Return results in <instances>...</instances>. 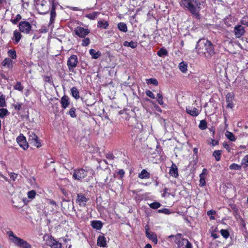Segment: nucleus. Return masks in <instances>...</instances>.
<instances>
[{"label":"nucleus","instance_id":"36","mask_svg":"<svg viewBox=\"0 0 248 248\" xmlns=\"http://www.w3.org/2000/svg\"><path fill=\"white\" fill-rule=\"evenodd\" d=\"M225 136L230 140L232 141H234L236 140V138H235L234 134L231 132L227 131L225 133Z\"/></svg>","mask_w":248,"mask_h":248},{"label":"nucleus","instance_id":"3","mask_svg":"<svg viewBox=\"0 0 248 248\" xmlns=\"http://www.w3.org/2000/svg\"><path fill=\"white\" fill-rule=\"evenodd\" d=\"M171 238H174V242L177 245V248H193L192 244L187 239L184 238L181 233L168 236L169 239Z\"/></svg>","mask_w":248,"mask_h":248},{"label":"nucleus","instance_id":"28","mask_svg":"<svg viewBox=\"0 0 248 248\" xmlns=\"http://www.w3.org/2000/svg\"><path fill=\"white\" fill-rule=\"evenodd\" d=\"M90 54L92 56V58L96 59L98 58L101 55L99 51H96L93 49H91L89 51Z\"/></svg>","mask_w":248,"mask_h":248},{"label":"nucleus","instance_id":"35","mask_svg":"<svg viewBox=\"0 0 248 248\" xmlns=\"http://www.w3.org/2000/svg\"><path fill=\"white\" fill-rule=\"evenodd\" d=\"M179 69L183 73H185L187 71V65L186 63L182 62L179 63Z\"/></svg>","mask_w":248,"mask_h":248},{"label":"nucleus","instance_id":"23","mask_svg":"<svg viewBox=\"0 0 248 248\" xmlns=\"http://www.w3.org/2000/svg\"><path fill=\"white\" fill-rule=\"evenodd\" d=\"M91 226L93 229L100 230L103 227V223L99 220H93L91 222Z\"/></svg>","mask_w":248,"mask_h":248},{"label":"nucleus","instance_id":"43","mask_svg":"<svg viewBox=\"0 0 248 248\" xmlns=\"http://www.w3.org/2000/svg\"><path fill=\"white\" fill-rule=\"evenodd\" d=\"M241 165L244 168L248 167V155L245 156L242 160Z\"/></svg>","mask_w":248,"mask_h":248},{"label":"nucleus","instance_id":"24","mask_svg":"<svg viewBox=\"0 0 248 248\" xmlns=\"http://www.w3.org/2000/svg\"><path fill=\"white\" fill-rule=\"evenodd\" d=\"M89 199H87L84 194L79 193L77 195V201L79 202V205L81 204V203H83V204L85 205V203Z\"/></svg>","mask_w":248,"mask_h":248},{"label":"nucleus","instance_id":"39","mask_svg":"<svg viewBox=\"0 0 248 248\" xmlns=\"http://www.w3.org/2000/svg\"><path fill=\"white\" fill-rule=\"evenodd\" d=\"M157 54L159 57H163L168 55V51L164 48H161L157 52Z\"/></svg>","mask_w":248,"mask_h":248},{"label":"nucleus","instance_id":"53","mask_svg":"<svg viewBox=\"0 0 248 248\" xmlns=\"http://www.w3.org/2000/svg\"><path fill=\"white\" fill-rule=\"evenodd\" d=\"M9 234V237H12L13 238L11 239V241L15 244V240L16 238H18L16 235H15L12 231H9L7 232Z\"/></svg>","mask_w":248,"mask_h":248},{"label":"nucleus","instance_id":"57","mask_svg":"<svg viewBox=\"0 0 248 248\" xmlns=\"http://www.w3.org/2000/svg\"><path fill=\"white\" fill-rule=\"evenodd\" d=\"M223 145L228 152H230L231 149L229 145L227 143H224Z\"/></svg>","mask_w":248,"mask_h":248},{"label":"nucleus","instance_id":"25","mask_svg":"<svg viewBox=\"0 0 248 248\" xmlns=\"http://www.w3.org/2000/svg\"><path fill=\"white\" fill-rule=\"evenodd\" d=\"M186 112L192 116H197L199 115L198 110L195 108H190V107L186 108Z\"/></svg>","mask_w":248,"mask_h":248},{"label":"nucleus","instance_id":"10","mask_svg":"<svg viewBox=\"0 0 248 248\" xmlns=\"http://www.w3.org/2000/svg\"><path fill=\"white\" fill-rule=\"evenodd\" d=\"M74 32L76 35L80 38H84L90 33V31L88 29H85L83 27L78 26L74 30Z\"/></svg>","mask_w":248,"mask_h":248},{"label":"nucleus","instance_id":"44","mask_svg":"<svg viewBox=\"0 0 248 248\" xmlns=\"http://www.w3.org/2000/svg\"><path fill=\"white\" fill-rule=\"evenodd\" d=\"M9 114V112L6 108H0V118H3Z\"/></svg>","mask_w":248,"mask_h":248},{"label":"nucleus","instance_id":"31","mask_svg":"<svg viewBox=\"0 0 248 248\" xmlns=\"http://www.w3.org/2000/svg\"><path fill=\"white\" fill-rule=\"evenodd\" d=\"M124 45L126 46L130 47L132 48H135L137 46V43L136 42L134 41H125L124 42Z\"/></svg>","mask_w":248,"mask_h":248},{"label":"nucleus","instance_id":"38","mask_svg":"<svg viewBox=\"0 0 248 248\" xmlns=\"http://www.w3.org/2000/svg\"><path fill=\"white\" fill-rule=\"evenodd\" d=\"M220 232L221 235L226 239L228 238L230 236V232L227 230L221 229Z\"/></svg>","mask_w":248,"mask_h":248},{"label":"nucleus","instance_id":"62","mask_svg":"<svg viewBox=\"0 0 248 248\" xmlns=\"http://www.w3.org/2000/svg\"><path fill=\"white\" fill-rule=\"evenodd\" d=\"M51 79H52V78H51V77H49V76H46L45 78V81L47 82H49V83L51 82Z\"/></svg>","mask_w":248,"mask_h":248},{"label":"nucleus","instance_id":"50","mask_svg":"<svg viewBox=\"0 0 248 248\" xmlns=\"http://www.w3.org/2000/svg\"><path fill=\"white\" fill-rule=\"evenodd\" d=\"M5 106V96L2 94L0 96V107H4Z\"/></svg>","mask_w":248,"mask_h":248},{"label":"nucleus","instance_id":"49","mask_svg":"<svg viewBox=\"0 0 248 248\" xmlns=\"http://www.w3.org/2000/svg\"><path fill=\"white\" fill-rule=\"evenodd\" d=\"M90 43V40L89 38H84L82 41V46H88Z\"/></svg>","mask_w":248,"mask_h":248},{"label":"nucleus","instance_id":"11","mask_svg":"<svg viewBox=\"0 0 248 248\" xmlns=\"http://www.w3.org/2000/svg\"><path fill=\"white\" fill-rule=\"evenodd\" d=\"M29 141L32 143L34 146L39 148L41 146L40 142L38 140V137L32 132H29Z\"/></svg>","mask_w":248,"mask_h":248},{"label":"nucleus","instance_id":"27","mask_svg":"<svg viewBox=\"0 0 248 248\" xmlns=\"http://www.w3.org/2000/svg\"><path fill=\"white\" fill-rule=\"evenodd\" d=\"M71 95L76 99L79 98V93L78 89L76 87H73L71 89Z\"/></svg>","mask_w":248,"mask_h":248},{"label":"nucleus","instance_id":"7","mask_svg":"<svg viewBox=\"0 0 248 248\" xmlns=\"http://www.w3.org/2000/svg\"><path fill=\"white\" fill-rule=\"evenodd\" d=\"M19 31L26 34L30 33L31 31L32 27L31 24L28 21H21L18 25Z\"/></svg>","mask_w":248,"mask_h":248},{"label":"nucleus","instance_id":"30","mask_svg":"<svg viewBox=\"0 0 248 248\" xmlns=\"http://www.w3.org/2000/svg\"><path fill=\"white\" fill-rule=\"evenodd\" d=\"M118 29L123 32H126L127 31V27L125 23L120 22L118 24Z\"/></svg>","mask_w":248,"mask_h":248},{"label":"nucleus","instance_id":"21","mask_svg":"<svg viewBox=\"0 0 248 248\" xmlns=\"http://www.w3.org/2000/svg\"><path fill=\"white\" fill-rule=\"evenodd\" d=\"M169 173L171 176L174 178H177L178 176V168L176 165L172 163L169 171Z\"/></svg>","mask_w":248,"mask_h":248},{"label":"nucleus","instance_id":"51","mask_svg":"<svg viewBox=\"0 0 248 248\" xmlns=\"http://www.w3.org/2000/svg\"><path fill=\"white\" fill-rule=\"evenodd\" d=\"M68 113L72 118H75L77 117V115L76 114V109L74 107L70 108Z\"/></svg>","mask_w":248,"mask_h":248},{"label":"nucleus","instance_id":"54","mask_svg":"<svg viewBox=\"0 0 248 248\" xmlns=\"http://www.w3.org/2000/svg\"><path fill=\"white\" fill-rule=\"evenodd\" d=\"M158 212L159 213H164L166 215H169L170 214V212L167 208H163L161 209L158 210Z\"/></svg>","mask_w":248,"mask_h":248},{"label":"nucleus","instance_id":"47","mask_svg":"<svg viewBox=\"0 0 248 248\" xmlns=\"http://www.w3.org/2000/svg\"><path fill=\"white\" fill-rule=\"evenodd\" d=\"M149 205L151 208L156 209L161 206V204L158 202H155L151 203Z\"/></svg>","mask_w":248,"mask_h":248},{"label":"nucleus","instance_id":"46","mask_svg":"<svg viewBox=\"0 0 248 248\" xmlns=\"http://www.w3.org/2000/svg\"><path fill=\"white\" fill-rule=\"evenodd\" d=\"M156 98H157V101L158 104L160 105H163L164 102L163 101L162 94L161 93H158L157 94Z\"/></svg>","mask_w":248,"mask_h":248},{"label":"nucleus","instance_id":"6","mask_svg":"<svg viewBox=\"0 0 248 248\" xmlns=\"http://www.w3.org/2000/svg\"><path fill=\"white\" fill-rule=\"evenodd\" d=\"M78 57L76 55H72L68 59L67 62L68 69L70 71L74 72V69L78 64Z\"/></svg>","mask_w":248,"mask_h":248},{"label":"nucleus","instance_id":"41","mask_svg":"<svg viewBox=\"0 0 248 248\" xmlns=\"http://www.w3.org/2000/svg\"><path fill=\"white\" fill-rule=\"evenodd\" d=\"M14 89L16 90H18L20 92H22L23 90V87L21 84V82L18 81L15 85L14 86Z\"/></svg>","mask_w":248,"mask_h":248},{"label":"nucleus","instance_id":"18","mask_svg":"<svg viewBox=\"0 0 248 248\" xmlns=\"http://www.w3.org/2000/svg\"><path fill=\"white\" fill-rule=\"evenodd\" d=\"M208 172V171L205 168H204L202 170V172L200 174V185L201 186H205V178Z\"/></svg>","mask_w":248,"mask_h":248},{"label":"nucleus","instance_id":"42","mask_svg":"<svg viewBox=\"0 0 248 248\" xmlns=\"http://www.w3.org/2000/svg\"><path fill=\"white\" fill-rule=\"evenodd\" d=\"M146 81L147 83L148 84H153L155 86H157L158 85V81L156 79L154 78L147 79Z\"/></svg>","mask_w":248,"mask_h":248},{"label":"nucleus","instance_id":"19","mask_svg":"<svg viewBox=\"0 0 248 248\" xmlns=\"http://www.w3.org/2000/svg\"><path fill=\"white\" fill-rule=\"evenodd\" d=\"M14 62L10 58H6L1 62L2 67H7L9 69H12L13 67Z\"/></svg>","mask_w":248,"mask_h":248},{"label":"nucleus","instance_id":"16","mask_svg":"<svg viewBox=\"0 0 248 248\" xmlns=\"http://www.w3.org/2000/svg\"><path fill=\"white\" fill-rule=\"evenodd\" d=\"M149 228L148 225L145 226V234L146 236L149 239L152 240V241L156 244L157 243V238L156 234L155 232H150L149 231Z\"/></svg>","mask_w":248,"mask_h":248},{"label":"nucleus","instance_id":"12","mask_svg":"<svg viewBox=\"0 0 248 248\" xmlns=\"http://www.w3.org/2000/svg\"><path fill=\"white\" fill-rule=\"evenodd\" d=\"M16 141L19 145L24 150H26L28 148V143L26 141V138L22 134H20L16 138Z\"/></svg>","mask_w":248,"mask_h":248},{"label":"nucleus","instance_id":"58","mask_svg":"<svg viewBox=\"0 0 248 248\" xmlns=\"http://www.w3.org/2000/svg\"><path fill=\"white\" fill-rule=\"evenodd\" d=\"M211 142L210 143L213 146L218 144V141L215 140L211 139Z\"/></svg>","mask_w":248,"mask_h":248},{"label":"nucleus","instance_id":"17","mask_svg":"<svg viewBox=\"0 0 248 248\" xmlns=\"http://www.w3.org/2000/svg\"><path fill=\"white\" fill-rule=\"evenodd\" d=\"M57 6V4L55 3L54 1L52 2L51 4V8L50 10V21H49V25L50 24H53L54 22V20L56 16V7Z\"/></svg>","mask_w":248,"mask_h":248},{"label":"nucleus","instance_id":"64","mask_svg":"<svg viewBox=\"0 0 248 248\" xmlns=\"http://www.w3.org/2000/svg\"><path fill=\"white\" fill-rule=\"evenodd\" d=\"M49 202L51 205H56V202L54 201L50 200Z\"/></svg>","mask_w":248,"mask_h":248},{"label":"nucleus","instance_id":"13","mask_svg":"<svg viewBox=\"0 0 248 248\" xmlns=\"http://www.w3.org/2000/svg\"><path fill=\"white\" fill-rule=\"evenodd\" d=\"M233 32L236 38H240L245 34V30L241 25H237L234 27Z\"/></svg>","mask_w":248,"mask_h":248},{"label":"nucleus","instance_id":"9","mask_svg":"<svg viewBox=\"0 0 248 248\" xmlns=\"http://www.w3.org/2000/svg\"><path fill=\"white\" fill-rule=\"evenodd\" d=\"M46 244L49 246L51 248H61L62 244L55 239H54L51 236H47V239L46 240Z\"/></svg>","mask_w":248,"mask_h":248},{"label":"nucleus","instance_id":"60","mask_svg":"<svg viewBox=\"0 0 248 248\" xmlns=\"http://www.w3.org/2000/svg\"><path fill=\"white\" fill-rule=\"evenodd\" d=\"M240 22L242 25H246L248 27V21H247L244 18L242 19Z\"/></svg>","mask_w":248,"mask_h":248},{"label":"nucleus","instance_id":"2","mask_svg":"<svg viewBox=\"0 0 248 248\" xmlns=\"http://www.w3.org/2000/svg\"><path fill=\"white\" fill-rule=\"evenodd\" d=\"M181 4L185 7L187 8L191 14L197 19L200 18V7H197V6H198L197 0H182Z\"/></svg>","mask_w":248,"mask_h":248},{"label":"nucleus","instance_id":"8","mask_svg":"<svg viewBox=\"0 0 248 248\" xmlns=\"http://www.w3.org/2000/svg\"><path fill=\"white\" fill-rule=\"evenodd\" d=\"M89 172L83 169L75 170L73 176L75 179L80 180L87 176Z\"/></svg>","mask_w":248,"mask_h":248},{"label":"nucleus","instance_id":"48","mask_svg":"<svg viewBox=\"0 0 248 248\" xmlns=\"http://www.w3.org/2000/svg\"><path fill=\"white\" fill-rule=\"evenodd\" d=\"M36 192L35 190H32L28 192V197L29 199H33L35 198Z\"/></svg>","mask_w":248,"mask_h":248},{"label":"nucleus","instance_id":"37","mask_svg":"<svg viewBox=\"0 0 248 248\" xmlns=\"http://www.w3.org/2000/svg\"><path fill=\"white\" fill-rule=\"evenodd\" d=\"M99 14V12H94L92 14H89L86 15V17L91 20H94L97 18V15Z\"/></svg>","mask_w":248,"mask_h":248},{"label":"nucleus","instance_id":"52","mask_svg":"<svg viewBox=\"0 0 248 248\" xmlns=\"http://www.w3.org/2000/svg\"><path fill=\"white\" fill-rule=\"evenodd\" d=\"M21 19V16L19 14H17L15 19H12L11 21L14 24H16L17 22Z\"/></svg>","mask_w":248,"mask_h":248},{"label":"nucleus","instance_id":"45","mask_svg":"<svg viewBox=\"0 0 248 248\" xmlns=\"http://www.w3.org/2000/svg\"><path fill=\"white\" fill-rule=\"evenodd\" d=\"M241 166L242 165L240 166L235 163H232L230 166L229 168L231 170H240L241 169Z\"/></svg>","mask_w":248,"mask_h":248},{"label":"nucleus","instance_id":"26","mask_svg":"<svg viewBox=\"0 0 248 248\" xmlns=\"http://www.w3.org/2000/svg\"><path fill=\"white\" fill-rule=\"evenodd\" d=\"M138 177L141 179H148L150 177V174L146 170L143 169L139 174Z\"/></svg>","mask_w":248,"mask_h":248},{"label":"nucleus","instance_id":"56","mask_svg":"<svg viewBox=\"0 0 248 248\" xmlns=\"http://www.w3.org/2000/svg\"><path fill=\"white\" fill-rule=\"evenodd\" d=\"M39 31L40 33H46L48 31V29H47L45 26H43L41 27Z\"/></svg>","mask_w":248,"mask_h":248},{"label":"nucleus","instance_id":"55","mask_svg":"<svg viewBox=\"0 0 248 248\" xmlns=\"http://www.w3.org/2000/svg\"><path fill=\"white\" fill-rule=\"evenodd\" d=\"M145 94L147 96L152 99H155V94L150 90H146Z\"/></svg>","mask_w":248,"mask_h":248},{"label":"nucleus","instance_id":"40","mask_svg":"<svg viewBox=\"0 0 248 248\" xmlns=\"http://www.w3.org/2000/svg\"><path fill=\"white\" fill-rule=\"evenodd\" d=\"M207 126V122L205 120H202L200 121V124L199 125V127L201 130H205L206 129Z\"/></svg>","mask_w":248,"mask_h":248},{"label":"nucleus","instance_id":"5","mask_svg":"<svg viewBox=\"0 0 248 248\" xmlns=\"http://www.w3.org/2000/svg\"><path fill=\"white\" fill-rule=\"evenodd\" d=\"M100 177H101L100 179V182L103 185L107 186H110L111 184L113 182V180L114 178H112V176L111 175H109V176H106V173L105 171H103L101 174Z\"/></svg>","mask_w":248,"mask_h":248},{"label":"nucleus","instance_id":"33","mask_svg":"<svg viewBox=\"0 0 248 248\" xmlns=\"http://www.w3.org/2000/svg\"><path fill=\"white\" fill-rule=\"evenodd\" d=\"M108 26V23L107 21L104 22L103 21L99 20L97 23V27L100 28L107 29Z\"/></svg>","mask_w":248,"mask_h":248},{"label":"nucleus","instance_id":"14","mask_svg":"<svg viewBox=\"0 0 248 248\" xmlns=\"http://www.w3.org/2000/svg\"><path fill=\"white\" fill-rule=\"evenodd\" d=\"M15 244L20 248H31V246L29 243L20 238H16Z\"/></svg>","mask_w":248,"mask_h":248},{"label":"nucleus","instance_id":"1","mask_svg":"<svg viewBox=\"0 0 248 248\" xmlns=\"http://www.w3.org/2000/svg\"><path fill=\"white\" fill-rule=\"evenodd\" d=\"M195 49L199 54L203 55L208 60L215 54V46L211 41L205 38H201L197 41Z\"/></svg>","mask_w":248,"mask_h":248},{"label":"nucleus","instance_id":"4","mask_svg":"<svg viewBox=\"0 0 248 248\" xmlns=\"http://www.w3.org/2000/svg\"><path fill=\"white\" fill-rule=\"evenodd\" d=\"M36 8L40 14L45 15L48 12L50 2L49 0H35Z\"/></svg>","mask_w":248,"mask_h":248},{"label":"nucleus","instance_id":"32","mask_svg":"<svg viewBox=\"0 0 248 248\" xmlns=\"http://www.w3.org/2000/svg\"><path fill=\"white\" fill-rule=\"evenodd\" d=\"M221 150H215L213 153V156L215 157L216 160L219 161L221 159Z\"/></svg>","mask_w":248,"mask_h":248},{"label":"nucleus","instance_id":"29","mask_svg":"<svg viewBox=\"0 0 248 248\" xmlns=\"http://www.w3.org/2000/svg\"><path fill=\"white\" fill-rule=\"evenodd\" d=\"M14 36L15 38V43L16 44H17L21 39L22 35L19 32L17 31H14Z\"/></svg>","mask_w":248,"mask_h":248},{"label":"nucleus","instance_id":"61","mask_svg":"<svg viewBox=\"0 0 248 248\" xmlns=\"http://www.w3.org/2000/svg\"><path fill=\"white\" fill-rule=\"evenodd\" d=\"M106 157L109 159H113L114 158V156L113 155V154H107L106 155Z\"/></svg>","mask_w":248,"mask_h":248},{"label":"nucleus","instance_id":"59","mask_svg":"<svg viewBox=\"0 0 248 248\" xmlns=\"http://www.w3.org/2000/svg\"><path fill=\"white\" fill-rule=\"evenodd\" d=\"M215 214H216V211H215L213 210H210L207 212V215L209 216L210 215H214Z\"/></svg>","mask_w":248,"mask_h":248},{"label":"nucleus","instance_id":"15","mask_svg":"<svg viewBox=\"0 0 248 248\" xmlns=\"http://www.w3.org/2000/svg\"><path fill=\"white\" fill-rule=\"evenodd\" d=\"M234 99V94L232 93H228L226 95V101L227 103V108L232 109L234 107L233 100Z\"/></svg>","mask_w":248,"mask_h":248},{"label":"nucleus","instance_id":"20","mask_svg":"<svg viewBox=\"0 0 248 248\" xmlns=\"http://www.w3.org/2000/svg\"><path fill=\"white\" fill-rule=\"evenodd\" d=\"M97 245L100 247H107V240L103 235H99L97 238Z\"/></svg>","mask_w":248,"mask_h":248},{"label":"nucleus","instance_id":"63","mask_svg":"<svg viewBox=\"0 0 248 248\" xmlns=\"http://www.w3.org/2000/svg\"><path fill=\"white\" fill-rule=\"evenodd\" d=\"M21 105L19 104H16L15 106V108L16 110H20L21 108Z\"/></svg>","mask_w":248,"mask_h":248},{"label":"nucleus","instance_id":"22","mask_svg":"<svg viewBox=\"0 0 248 248\" xmlns=\"http://www.w3.org/2000/svg\"><path fill=\"white\" fill-rule=\"evenodd\" d=\"M61 104L62 105V107L65 109L69 105V98L68 96L64 95H63L61 99Z\"/></svg>","mask_w":248,"mask_h":248},{"label":"nucleus","instance_id":"34","mask_svg":"<svg viewBox=\"0 0 248 248\" xmlns=\"http://www.w3.org/2000/svg\"><path fill=\"white\" fill-rule=\"evenodd\" d=\"M7 54L10 59L14 60L17 57L16 51L14 49H9L7 52Z\"/></svg>","mask_w":248,"mask_h":248}]
</instances>
